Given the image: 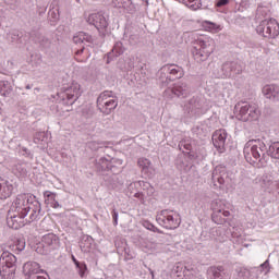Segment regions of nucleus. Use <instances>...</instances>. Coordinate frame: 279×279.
<instances>
[{
	"label": "nucleus",
	"mask_w": 279,
	"mask_h": 279,
	"mask_svg": "<svg viewBox=\"0 0 279 279\" xmlns=\"http://www.w3.org/2000/svg\"><path fill=\"white\" fill-rule=\"evenodd\" d=\"M135 189H142V191H146L147 195H154V186L147 181H136L133 183Z\"/></svg>",
	"instance_id": "obj_30"
},
{
	"label": "nucleus",
	"mask_w": 279,
	"mask_h": 279,
	"mask_svg": "<svg viewBox=\"0 0 279 279\" xmlns=\"http://www.w3.org/2000/svg\"><path fill=\"white\" fill-rule=\"evenodd\" d=\"M182 148L186 149V151H191V149H193V145H191V140H182L179 143V149L182 150Z\"/></svg>",
	"instance_id": "obj_42"
},
{
	"label": "nucleus",
	"mask_w": 279,
	"mask_h": 279,
	"mask_svg": "<svg viewBox=\"0 0 279 279\" xmlns=\"http://www.w3.org/2000/svg\"><path fill=\"white\" fill-rule=\"evenodd\" d=\"M267 145L260 140H251L244 147V157L246 162L250 165H257V167H265L267 160H269V155Z\"/></svg>",
	"instance_id": "obj_2"
},
{
	"label": "nucleus",
	"mask_w": 279,
	"mask_h": 279,
	"mask_svg": "<svg viewBox=\"0 0 279 279\" xmlns=\"http://www.w3.org/2000/svg\"><path fill=\"white\" fill-rule=\"evenodd\" d=\"M157 77L163 86H169L171 82L175 80H182L184 77V69L178 64H165L157 72Z\"/></svg>",
	"instance_id": "obj_5"
},
{
	"label": "nucleus",
	"mask_w": 279,
	"mask_h": 279,
	"mask_svg": "<svg viewBox=\"0 0 279 279\" xmlns=\"http://www.w3.org/2000/svg\"><path fill=\"white\" fill-rule=\"evenodd\" d=\"M106 279H110V277H106Z\"/></svg>",
	"instance_id": "obj_59"
},
{
	"label": "nucleus",
	"mask_w": 279,
	"mask_h": 279,
	"mask_svg": "<svg viewBox=\"0 0 279 279\" xmlns=\"http://www.w3.org/2000/svg\"><path fill=\"white\" fill-rule=\"evenodd\" d=\"M184 114L185 117H199V114H204V99L199 97L191 98L184 105Z\"/></svg>",
	"instance_id": "obj_10"
},
{
	"label": "nucleus",
	"mask_w": 279,
	"mask_h": 279,
	"mask_svg": "<svg viewBox=\"0 0 279 279\" xmlns=\"http://www.w3.org/2000/svg\"><path fill=\"white\" fill-rule=\"evenodd\" d=\"M27 169L28 167L26 163H16L14 167L16 175H20V178H27V173H29V170Z\"/></svg>",
	"instance_id": "obj_35"
},
{
	"label": "nucleus",
	"mask_w": 279,
	"mask_h": 279,
	"mask_svg": "<svg viewBox=\"0 0 279 279\" xmlns=\"http://www.w3.org/2000/svg\"><path fill=\"white\" fill-rule=\"evenodd\" d=\"M125 53V47L123 46V43L117 41L111 50L107 54V64H110V60H114V58H119V56H123Z\"/></svg>",
	"instance_id": "obj_22"
},
{
	"label": "nucleus",
	"mask_w": 279,
	"mask_h": 279,
	"mask_svg": "<svg viewBox=\"0 0 279 279\" xmlns=\"http://www.w3.org/2000/svg\"><path fill=\"white\" fill-rule=\"evenodd\" d=\"M226 178H228L226 167L217 166L211 174V182L215 189H221L226 184Z\"/></svg>",
	"instance_id": "obj_12"
},
{
	"label": "nucleus",
	"mask_w": 279,
	"mask_h": 279,
	"mask_svg": "<svg viewBox=\"0 0 279 279\" xmlns=\"http://www.w3.org/2000/svg\"><path fill=\"white\" fill-rule=\"evenodd\" d=\"M49 141V134L46 132H37L34 136V143L36 145H43V143H47Z\"/></svg>",
	"instance_id": "obj_36"
},
{
	"label": "nucleus",
	"mask_w": 279,
	"mask_h": 279,
	"mask_svg": "<svg viewBox=\"0 0 279 279\" xmlns=\"http://www.w3.org/2000/svg\"><path fill=\"white\" fill-rule=\"evenodd\" d=\"M230 3V0H216L215 8H226Z\"/></svg>",
	"instance_id": "obj_46"
},
{
	"label": "nucleus",
	"mask_w": 279,
	"mask_h": 279,
	"mask_svg": "<svg viewBox=\"0 0 279 279\" xmlns=\"http://www.w3.org/2000/svg\"><path fill=\"white\" fill-rule=\"evenodd\" d=\"M211 138H213V143H214V146L216 147V149L223 151V149L226 147V141L228 138V132H226V130H223V129L217 130L213 134Z\"/></svg>",
	"instance_id": "obj_15"
},
{
	"label": "nucleus",
	"mask_w": 279,
	"mask_h": 279,
	"mask_svg": "<svg viewBox=\"0 0 279 279\" xmlns=\"http://www.w3.org/2000/svg\"><path fill=\"white\" fill-rule=\"evenodd\" d=\"M45 276H40V275H32L26 277V279H49V275L47 272H44Z\"/></svg>",
	"instance_id": "obj_48"
},
{
	"label": "nucleus",
	"mask_w": 279,
	"mask_h": 279,
	"mask_svg": "<svg viewBox=\"0 0 279 279\" xmlns=\"http://www.w3.org/2000/svg\"><path fill=\"white\" fill-rule=\"evenodd\" d=\"M51 208H62V205L58 201L50 203Z\"/></svg>",
	"instance_id": "obj_50"
},
{
	"label": "nucleus",
	"mask_w": 279,
	"mask_h": 279,
	"mask_svg": "<svg viewBox=\"0 0 279 279\" xmlns=\"http://www.w3.org/2000/svg\"><path fill=\"white\" fill-rule=\"evenodd\" d=\"M84 49H86L84 46H82L80 49L75 51V56H82L84 53Z\"/></svg>",
	"instance_id": "obj_53"
},
{
	"label": "nucleus",
	"mask_w": 279,
	"mask_h": 279,
	"mask_svg": "<svg viewBox=\"0 0 279 279\" xmlns=\"http://www.w3.org/2000/svg\"><path fill=\"white\" fill-rule=\"evenodd\" d=\"M130 0H112L113 8H125L126 5H130Z\"/></svg>",
	"instance_id": "obj_43"
},
{
	"label": "nucleus",
	"mask_w": 279,
	"mask_h": 279,
	"mask_svg": "<svg viewBox=\"0 0 279 279\" xmlns=\"http://www.w3.org/2000/svg\"><path fill=\"white\" fill-rule=\"evenodd\" d=\"M43 217V207L36 196L19 194L7 214V226L12 230H20L26 223L38 221Z\"/></svg>",
	"instance_id": "obj_1"
},
{
	"label": "nucleus",
	"mask_w": 279,
	"mask_h": 279,
	"mask_svg": "<svg viewBox=\"0 0 279 279\" xmlns=\"http://www.w3.org/2000/svg\"><path fill=\"white\" fill-rule=\"evenodd\" d=\"M84 37L82 36V32H78L76 35L73 36V43L75 45H84Z\"/></svg>",
	"instance_id": "obj_45"
},
{
	"label": "nucleus",
	"mask_w": 279,
	"mask_h": 279,
	"mask_svg": "<svg viewBox=\"0 0 279 279\" xmlns=\"http://www.w3.org/2000/svg\"><path fill=\"white\" fill-rule=\"evenodd\" d=\"M0 266L16 267V256L8 251H4L0 256Z\"/></svg>",
	"instance_id": "obj_23"
},
{
	"label": "nucleus",
	"mask_w": 279,
	"mask_h": 279,
	"mask_svg": "<svg viewBox=\"0 0 279 279\" xmlns=\"http://www.w3.org/2000/svg\"><path fill=\"white\" fill-rule=\"evenodd\" d=\"M23 271L26 276V278H29V276H40V274H45L46 271L44 269H40V264L36 262H27L23 266Z\"/></svg>",
	"instance_id": "obj_17"
},
{
	"label": "nucleus",
	"mask_w": 279,
	"mask_h": 279,
	"mask_svg": "<svg viewBox=\"0 0 279 279\" xmlns=\"http://www.w3.org/2000/svg\"><path fill=\"white\" fill-rule=\"evenodd\" d=\"M72 260L77 269L78 275L84 278V276H86V271H88V266H86V263L77 260L75 255H72Z\"/></svg>",
	"instance_id": "obj_31"
},
{
	"label": "nucleus",
	"mask_w": 279,
	"mask_h": 279,
	"mask_svg": "<svg viewBox=\"0 0 279 279\" xmlns=\"http://www.w3.org/2000/svg\"><path fill=\"white\" fill-rule=\"evenodd\" d=\"M143 228H146V230H149L150 232H158V234L161 233L160 229L154 223H151L149 220H142Z\"/></svg>",
	"instance_id": "obj_39"
},
{
	"label": "nucleus",
	"mask_w": 279,
	"mask_h": 279,
	"mask_svg": "<svg viewBox=\"0 0 279 279\" xmlns=\"http://www.w3.org/2000/svg\"><path fill=\"white\" fill-rule=\"evenodd\" d=\"M174 272L177 274L178 278H182V276L186 277L189 274H191V270L186 268V266H183L182 264H178L174 267Z\"/></svg>",
	"instance_id": "obj_37"
},
{
	"label": "nucleus",
	"mask_w": 279,
	"mask_h": 279,
	"mask_svg": "<svg viewBox=\"0 0 279 279\" xmlns=\"http://www.w3.org/2000/svg\"><path fill=\"white\" fill-rule=\"evenodd\" d=\"M119 165V166H117ZM123 165V160L121 159H111V165L109 166V170L113 175L121 173V166Z\"/></svg>",
	"instance_id": "obj_34"
},
{
	"label": "nucleus",
	"mask_w": 279,
	"mask_h": 279,
	"mask_svg": "<svg viewBox=\"0 0 279 279\" xmlns=\"http://www.w3.org/2000/svg\"><path fill=\"white\" fill-rule=\"evenodd\" d=\"M171 93L172 95H175V97L185 98L189 97V95H191V87L189 86V84L184 82H179L173 85V87L171 88Z\"/></svg>",
	"instance_id": "obj_18"
},
{
	"label": "nucleus",
	"mask_w": 279,
	"mask_h": 279,
	"mask_svg": "<svg viewBox=\"0 0 279 279\" xmlns=\"http://www.w3.org/2000/svg\"><path fill=\"white\" fill-rule=\"evenodd\" d=\"M93 243L95 240L90 235H83L80 242L81 251L84 253L90 252V247H93Z\"/></svg>",
	"instance_id": "obj_26"
},
{
	"label": "nucleus",
	"mask_w": 279,
	"mask_h": 279,
	"mask_svg": "<svg viewBox=\"0 0 279 279\" xmlns=\"http://www.w3.org/2000/svg\"><path fill=\"white\" fill-rule=\"evenodd\" d=\"M234 114L238 121L247 123L252 121H258V118L260 117V110L256 105L241 101L234 106Z\"/></svg>",
	"instance_id": "obj_4"
},
{
	"label": "nucleus",
	"mask_w": 279,
	"mask_h": 279,
	"mask_svg": "<svg viewBox=\"0 0 279 279\" xmlns=\"http://www.w3.org/2000/svg\"><path fill=\"white\" fill-rule=\"evenodd\" d=\"M138 167L142 169V173L147 178H154V166H151V161L147 158H140L137 160Z\"/></svg>",
	"instance_id": "obj_20"
},
{
	"label": "nucleus",
	"mask_w": 279,
	"mask_h": 279,
	"mask_svg": "<svg viewBox=\"0 0 279 279\" xmlns=\"http://www.w3.org/2000/svg\"><path fill=\"white\" fill-rule=\"evenodd\" d=\"M213 217V221H215V223H223V220H219L217 219V217L215 216V214L211 216Z\"/></svg>",
	"instance_id": "obj_54"
},
{
	"label": "nucleus",
	"mask_w": 279,
	"mask_h": 279,
	"mask_svg": "<svg viewBox=\"0 0 279 279\" xmlns=\"http://www.w3.org/2000/svg\"><path fill=\"white\" fill-rule=\"evenodd\" d=\"M14 193V184L0 177V199H8Z\"/></svg>",
	"instance_id": "obj_16"
},
{
	"label": "nucleus",
	"mask_w": 279,
	"mask_h": 279,
	"mask_svg": "<svg viewBox=\"0 0 279 279\" xmlns=\"http://www.w3.org/2000/svg\"><path fill=\"white\" fill-rule=\"evenodd\" d=\"M41 243L49 252L60 250V238L56 233L45 234L41 239Z\"/></svg>",
	"instance_id": "obj_13"
},
{
	"label": "nucleus",
	"mask_w": 279,
	"mask_h": 279,
	"mask_svg": "<svg viewBox=\"0 0 279 279\" xmlns=\"http://www.w3.org/2000/svg\"><path fill=\"white\" fill-rule=\"evenodd\" d=\"M12 83L8 81H0V95L2 97H10L12 95Z\"/></svg>",
	"instance_id": "obj_29"
},
{
	"label": "nucleus",
	"mask_w": 279,
	"mask_h": 279,
	"mask_svg": "<svg viewBox=\"0 0 279 279\" xmlns=\"http://www.w3.org/2000/svg\"><path fill=\"white\" fill-rule=\"evenodd\" d=\"M111 215L113 219V226H119V211H117V209L113 208Z\"/></svg>",
	"instance_id": "obj_47"
},
{
	"label": "nucleus",
	"mask_w": 279,
	"mask_h": 279,
	"mask_svg": "<svg viewBox=\"0 0 279 279\" xmlns=\"http://www.w3.org/2000/svg\"><path fill=\"white\" fill-rule=\"evenodd\" d=\"M111 162L112 160H108L105 157L99 158L98 160H96V163H95L96 171H98L99 173L104 171H108L110 169Z\"/></svg>",
	"instance_id": "obj_27"
},
{
	"label": "nucleus",
	"mask_w": 279,
	"mask_h": 279,
	"mask_svg": "<svg viewBox=\"0 0 279 279\" xmlns=\"http://www.w3.org/2000/svg\"><path fill=\"white\" fill-rule=\"evenodd\" d=\"M112 180H117V175H113V177H112Z\"/></svg>",
	"instance_id": "obj_58"
},
{
	"label": "nucleus",
	"mask_w": 279,
	"mask_h": 279,
	"mask_svg": "<svg viewBox=\"0 0 279 279\" xmlns=\"http://www.w3.org/2000/svg\"><path fill=\"white\" fill-rule=\"evenodd\" d=\"M216 213H218V215H223V217H230V211L228 210H222V209H218Z\"/></svg>",
	"instance_id": "obj_51"
},
{
	"label": "nucleus",
	"mask_w": 279,
	"mask_h": 279,
	"mask_svg": "<svg viewBox=\"0 0 279 279\" xmlns=\"http://www.w3.org/2000/svg\"><path fill=\"white\" fill-rule=\"evenodd\" d=\"M129 69H134V61H130Z\"/></svg>",
	"instance_id": "obj_56"
},
{
	"label": "nucleus",
	"mask_w": 279,
	"mask_h": 279,
	"mask_svg": "<svg viewBox=\"0 0 279 279\" xmlns=\"http://www.w3.org/2000/svg\"><path fill=\"white\" fill-rule=\"evenodd\" d=\"M226 269L223 266H211L207 269V275L210 279H219L221 278V274H223Z\"/></svg>",
	"instance_id": "obj_28"
},
{
	"label": "nucleus",
	"mask_w": 279,
	"mask_h": 279,
	"mask_svg": "<svg viewBox=\"0 0 279 279\" xmlns=\"http://www.w3.org/2000/svg\"><path fill=\"white\" fill-rule=\"evenodd\" d=\"M156 221L159 223V226H161V228H166V230H175L177 228H180L182 218L175 210L162 209L161 211L157 213Z\"/></svg>",
	"instance_id": "obj_6"
},
{
	"label": "nucleus",
	"mask_w": 279,
	"mask_h": 279,
	"mask_svg": "<svg viewBox=\"0 0 279 279\" xmlns=\"http://www.w3.org/2000/svg\"><path fill=\"white\" fill-rule=\"evenodd\" d=\"M19 1L20 0H14V2H11L10 0H8V3L10 5L11 10H17L19 9Z\"/></svg>",
	"instance_id": "obj_49"
},
{
	"label": "nucleus",
	"mask_w": 279,
	"mask_h": 279,
	"mask_svg": "<svg viewBox=\"0 0 279 279\" xmlns=\"http://www.w3.org/2000/svg\"><path fill=\"white\" fill-rule=\"evenodd\" d=\"M182 3L191 10H199L202 8V0H182Z\"/></svg>",
	"instance_id": "obj_38"
},
{
	"label": "nucleus",
	"mask_w": 279,
	"mask_h": 279,
	"mask_svg": "<svg viewBox=\"0 0 279 279\" xmlns=\"http://www.w3.org/2000/svg\"><path fill=\"white\" fill-rule=\"evenodd\" d=\"M192 45V56L196 62H206L215 51V40L209 37H199Z\"/></svg>",
	"instance_id": "obj_3"
},
{
	"label": "nucleus",
	"mask_w": 279,
	"mask_h": 279,
	"mask_svg": "<svg viewBox=\"0 0 279 279\" xmlns=\"http://www.w3.org/2000/svg\"><path fill=\"white\" fill-rule=\"evenodd\" d=\"M9 247L11 252H14L15 254H21V252L25 250V239H16Z\"/></svg>",
	"instance_id": "obj_32"
},
{
	"label": "nucleus",
	"mask_w": 279,
	"mask_h": 279,
	"mask_svg": "<svg viewBox=\"0 0 279 279\" xmlns=\"http://www.w3.org/2000/svg\"><path fill=\"white\" fill-rule=\"evenodd\" d=\"M80 99V84L74 83L57 94V101L63 106H73Z\"/></svg>",
	"instance_id": "obj_8"
},
{
	"label": "nucleus",
	"mask_w": 279,
	"mask_h": 279,
	"mask_svg": "<svg viewBox=\"0 0 279 279\" xmlns=\"http://www.w3.org/2000/svg\"><path fill=\"white\" fill-rule=\"evenodd\" d=\"M33 86H34V85H29V84H28V85L25 86V88H26V90H31V88H32Z\"/></svg>",
	"instance_id": "obj_57"
},
{
	"label": "nucleus",
	"mask_w": 279,
	"mask_h": 279,
	"mask_svg": "<svg viewBox=\"0 0 279 279\" xmlns=\"http://www.w3.org/2000/svg\"><path fill=\"white\" fill-rule=\"evenodd\" d=\"M7 40L12 45H25V37L23 36V33L16 29L10 31L7 34Z\"/></svg>",
	"instance_id": "obj_21"
},
{
	"label": "nucleus",
	"mask_w": 279,
	"mask_h": 279,
	"mask_svg": "<svg viewBox=\"0 0 279 279\" xmlns=\"http://www.w3.org/2000/svg\"><path fill=\"white\" fill-rule=\"evenodd\" d=\"M209 25H210V29H217V24H215V23H209Z\"/></svg>",
	"instance_id": "obj_55"
},
{
	"label": "nucleus",
	"mask_w": 279,
	"mask_h": 279,
	"mask_svg": "<svg viewBox=\"0 0 279 279\" xmlns=\"http://www.w3.org/2000/svg\"><path fill=\"white\" fill-rule=\"evenodd\" d=\"M257 34L264 38H277L279 36V24L278 21L270 19L264 20L256 27Z\"/></svg>",
	"instance_id": "obj_9"
},
{
	"label": "nucleus",
	"mask_w": 279,
	"mask_h": 279,
	"mask_svg": "<svg viewBox=\"0 0 279 279\" xmlns=\"http://www.w3.org/2000/svg\"><path fill=\"white\" fill-rule=\"evenodd\" d=\"M222 72L225 77H234L243 73V65L239 61H227L222 64Z\"/></svg>",
	"instance_id": "obj_11"
},
{
	"label": "nucleus",
	"mask_w": 279,
	"mask_h": 279,
	"mask_svg": "<svg viewBox=\"0 0 279 279\" xmlns=\"http://www.w3.org/2000/svg\"><path fill=\"white\" fill-rule=\"evenodd\" d=\"M267 156H270V158H275V160H279V142H272L269 145Z\"/></svg>",
	"instance_id": "obj_33"
},
{
	"label": "nucleus",
	"mask_w": 279,
	"mask_h": 279,
	"mask_svg": "<svg viewBox=\"0 0 279 279\" xmlns=\"http://www.w3.org/2000/svg\"><path fill=\"white\" fill-rule=\"evenodd\" d=\"M117 106H119V99L114 96V92L105 90L99 94L97 98V109L102 114H110L112 110H117Z\"/></svg>",
	"instance_id": "obj_7"
},
{
	"label": "nucleus",
	"mask_w": 279,
	"mask_h": 279,
	"mask_svg": "<svg viewBox=\"0 0 279 279\" xmlns=\"http://www.w3.org/2000/svg\"><path fill=\"white\" fill-rule=\"evenodd\" d=\"M81 34L83 36V43H88L89 45L95 43V37H93L90 34L84 32H81Z\"/></svg>",
	"instance_id": "obj_44"
},
{
	"label": "nucleus",
	"mask_w": 279,
	"mask_h": 279,
	"mask_svg": "<svg viewBox=\"0 0 279 279\" xmlns=\"http://www.w3.org/2000/svg\"><path fill=\"white\" fill-rule=\"evenodd\" d=\"M31 38L35 40V43H39L43 49H51V40L47 37H40V33L38 32H31Z\"/></svg>",
	"instance_id": "obj_24"
},
{
	"label": "nucleus",
	"mask_w": 279,
	"mask_h": 279,
	"mask_svg": "<svg viewBox=\"0 0 279 279\" xmlns=\"http://www.w3.org/2000/svg\"><path fill=\"white\" fill-rule=\"evenodd\" d=\"M0 276L2 279H13L16 276V266H0Z\"/></svg>",
	"instance_id": "obj_25"
},
{
	"label": "nucleus",
	"mask_w": 279,
	"mask_h": 279,
	"mask_svg": "<svg viewBox=\"0 0 279 279\" xmlns=\"http://www.w3.org/2000/svg\"><path fill=\"white\" fill-rule=\"evenodd\" d=\"M134 197L137 199H145V194H143V192H137L134 194Z\"/></svg>",
	"instance_id": "obj_52"
},
{
	"label": "nucleus",
	"mask_w": 279,
	"mask_h": 279,
	"mask_svg": "<svg viewBox=\"0 0 279 279\" xmlns=\"http://www.w3.org/2000/svg\"><path fill=\"white\" fill-rule=\"evenodd\" d=\"M263 95L266 99L271 101H279V86L276 84L266 85L262 89Z\"/></svg>",
	"instance_id": "obj_19"
},
{
	"label": "nucleus",
	"mask_w": 279,
	"mask_h": 279,
	"mask_svg": "<svg viewBox=\"0 0 279 279\" xmlns=\"http://www.w3.org/2000/svg\"><path fill=\"white\" fill-rule=\"evenodd\" d=\"M87 23H89V25H94L96 29H106V27H108V20H106V16L101 13L89 14Z\"/></svg>",
	"instance_id": "obj_14"
},
{
	"label": "nucleus",
	"mask_w": 279,
	"mask_h": 279,
	"mask_svg": "<svg viewBox=\"0 0 279 279\" xmlns=\"http://www.w3.org/2000/svg\"><path fill=\"white\" fill-rule=\"evenodd\" d=\"M44 197H45V202L46 204H52L53 202H56V197H58V195L53 192L50 191H46L44 192Z\"/></svg>",
	"instance_id": "obj_40"
},
{
	"label": "nucleus",
	"mask_w": 279,
	"mask_h": 279,
	"mask_svg": "<svg viewBox=\"0 0 279 279\" xmlns=\"http://www.w3.org/2000/svg\"><path fill=\"white\" fill-rule=\"evenodd\" d=\"M259 271L260 274H265V276H267V274L271 271V265H269V259H266L263 264H260Z\"/></svg>",
	"instance_id": "obj_41"
}]
</instances>
